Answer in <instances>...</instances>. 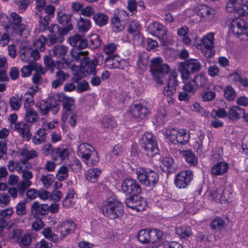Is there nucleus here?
<instances>
[{"label":"nucleus","mask_w":248,"mask_h":248,"mask_svg":"<svg viewBox=\"0 0 248 248\" xmlns=\"http://www.w3.org/2000/svg\"><path fill=\"white\" fill-rule=\"evenodd\" d=\"M128 17L126 12L123 9L115 10L112 17L111 18V23L113 31L118 32L124 29V20Z\"/></svg>","instance_id":"6e6552de"},{"label":"nucleus","mask_w":248,"mask_h":248,"mask_svg":"<svg viewBox=\"0 0 248 248\" xmlns=\"http://www.w3.org/2000/svg\"><path fill=\"white\" fill-rule=\"evenodd\" d=\"M57 20L58 22L63 27L60 28L58 25L53 24L51 26L50 33L47 35V38L44 35H41L36 42L39 50L43 51L45 49V45L50 46L56 43H61L63 41V36L66 35L70 31L73 29L72 23L71 16L62 12L57 13Z\"/></svg>","instance_id":"f257e3e1"},{"label":"nucleus","mask_w":248,"mask_h":248,"mask_svg":"<svg viewBox=\"0 0 248 248\" xmlns=\"http://www.w3.org/2000/svg\"><path fill=\"white\" fill-rule=\"evenodd\" d=\"M244 113V109L238 106H232L228 113V117L232 120H236L240 118V116Z\"/></svg>","instance_id":"58836bf2"},{"label":"nucleus","mask_w":248,"mask_h":248,"mask_svg":"<svg viewBox=\"0 0 248 248\" xmlns=\"http://www.w3.org/2000/svg\"><path fill=\"white\" fill-rule=\"evenodd\" d=\"M85 72L83 71L82 66L77 67L73 70V77L72 81L74 83H78L81 78L85 76Z\"/></svg>","instance_id":"864d4df0"},{"label":"nucleus","mask_w":248,"mask_h":248,"mask_svg":"<svg viewBox=\"0 0 248 248\" xmlns=\"http://www.w3.org/2000/svg\"><path fill=\"white\" fill-rule=\"evenodd\" d=\"M144 154L149 157H153L158 154L159 150L158 147L157 142L149 143L147 144H142Z\"/></svg>","instance_id":"2f4dec72"},{"label":"nucleus","mask_w":248,"mask_h":248,"mask_svg":"<svg viewBox=\"0 0 248 248\" xmlns=\"http://www.w3.org/2000/svg\"><path fill=\"white\" fill-rule=\"evenodd\" d=\"M179 153L189 165L195 166L197 165L198 158L192 151L190 150H180Z\"/></svg>","instance_id":"a878e982"},{"label":"nucleus","mask_w":248,"mask_h":248,"mask_svg":"<svg viewBox=\"0 0 248 248\" xmlns=\"http://www.w3.org/2000/svg\"><path fill=\"white\" fill-rule=\"evenodd\" d=\"M229 191L223 186H220L212 193L213 199L217 202H222L227 201L229 198Z\"/></svg>","instance_id":"aec40b11"},{"label":"nucleus","mask_w":248,"mask_h":248,"mask_svg":"<svg viewBox=\"0 0 248 248\" xmlns=\"http://www.w3.org/2000/svg\"><path fill=\"white\" fill-rule=\"evenodd\" d=\"M76 228V224L72 220H67L63 222L61 228V237L62 239L68 234L74 232Z\"/></svg>","instance_id":"4be33fe9"},{"label":"nucleus","mask_w":248,"mask_h":248,"mask_svg":"<svg viewBox=\"0 0 248 248\" xmlns=\"http://www.w3.org/2000/svg\"><path fill=\"white\" fill-rule=\"evenodd\" d=\"M193 179V173L190 170H183L178 173L175 178L174 183L179 188H185Z\"/></svg>","instance_id":"f8f14e48"},{"label":"nucleus","mask_w":248,"mask_h":248,"mask_svg":"<svg viewBox=\"0 0 248 248\" xmlns=\"http://www.w3.org/2000/svg\"><path fill=\"white\" fill-rule=\"evenodd\" d=\"M86 161L83 160L88 166H93L97 165L99 161V158L98 153L95 151H92V153L87 157Z\"/></svg>","instance_id":"37998d69"},{"label":"nucleus","mask_w":248,"mask_h":248,"mask_svg":"<svg viewBox=\"0 0 248 248\" xmlns=\"http://www.w3.org/2000/svg\"><path fill=\"white\" fill-rule=\"evenodd\" d=\"M13 21L12 28L14 31L17 34L21 35L22 31L25 29V25L21 24L22 17L16 13H12L10 15Z\"/></svg>","instance_id":"b1692460"},{"label":"nucleus","mask_w":248,"mask_h":248,"mask_svg":"<svg viewBox=\"0 0 248 248\" xmlns=\"http://www.w3.org/2000/svg\"><path fill=\"white\" fill-rule=\"evenodd\" d=\"M178 74L176 71H172L170 75L167 85L164 87L163 93L165 95L171 96L174 94L177 91L179 81L177 80Z\"/></svg>","instance_id":"ddd939ff"},{"label":"nucleus","mask_w":248,"mask_h":248,"mask_svg":"<svg viewBox=\"0 0 248 248\" xmlns=\"http://www.w3.org/2000/svg\"><path fill=\"white\" fill-rule=\"evenodd\" d=\"M41 234L49 241L56 242L58 240V236L57 234L53 233L50 227L45 228L41 232Z\"/></svg>","instance_id":"603ef678"},{"label":"nucleus","mask_w":248,"mask_h":248,"mask_svg":"<svg viewBox=\"0 0 248 248\" xmlns=\"http://www.w3.org/2000/svg\"><path fill=\"white\" fill-rule=\"evenodd\" d=\"M76 202V196L75 190L69 189L68 193L63 201L62 204L64 207L68 208L74 206Z\"/></svg>","instance_id":"f704fd0d"},{"label":"nucleus","mask_w":248,"mask_h":248,"mask_svg":"<svg viewBox=\"0 0 248 248\" xmlns=\"http://www.w3.org/2000/svg\"><path fill=\"white\" fill-rule=\"evenodd\" d=\"M58 101L62 102L63 108L66 112H71L76 108L74 98L64 95L63 94L58 95Z\"/></svg>","instance_id":"f3484780"},{"label":"nucleus","mask_w":248,"mask_h":248,"mask_svg":"<svg viewBox=\"0 0 248 248\" xmlns=\"http://www.w3.org/2000/svg\"><path fill=\"white\" fill-rule=\"evenodd\" d=\"M31 67L33 71H35L32 77L33 83L37 85L41 84L43 81L42 75H44L46 71L40 63H33Z\"/></svg>","instance_id":"6ab92c4d"},{"label":"nucleus","mask_w":248,"mask_h":248,"mask_svg":"<svg viewBox=\"0 0 248 248\" xmlns=\"http://www.w3.org/2000/svg\"><path fill=\"white\" fill-rule=\"evenodd\" d=\"M207 82V78L206 76L202 74L197 75L192 79V82L195 84L198 89L203 87Z\"/></svg>","instance_id":"de8ad7c7"},{"label":"nucleus","mask_w":248,"mask_h":248,"mask_svg":"<svg viewBox=\"0 0 248 248\" xmlns=\"http://www.w3.org/2000/svg\"><path fill=\"white\" fill-rule=\"evenodd\" d=\"M149 63V55L145 52L140 53L138 55V60L137 61V66L141 70H146L147 66Z\"/></svg>","instance_id":"e433bc0d"},{"label":"nucleus","mask_w":248,"mask_h":248,"mask_svg":"<svg viewBox=\"0 0 248 248\" xmlns=\"http://www.w3.org/2000/svg\"><path fill=\"white\" fill-rule=\"evenodd\" d=\"M227 219L224 220L219 217H216L212 221L211 227L214 229L220 230L227 225Z\"/></svg>","instance_id":"4d7b16f0"},{"label":"nucleus","mask_w":248,"mask_h":248,"mask_svg":"<svg viewBox=\"0 0 248 248\" xmlns=\"http://www.w3.org/2000/svg\"><path fill=\"white\" fill-rule=\"evenodd\" d=\"M228 112L223 108H218L217 109H213L211 112L212 118H224L227 116Z\"/></svg>","instance_id":"052dcab7"},{"label":"nucleus","mask_w":248,"mask_h":248,"mask_svg":"<svg viewBox=\"0 0 248 248\" xmlns=\"http://www.w3.org/2000/svg\"><path fill=\"white\" fill-rule=\"evenodd\" d=\"M15 129L27 141H29L31 139V134L29 125H15Z\"/></svg>","instance_id":"c756f323"},{"label":"nucleus","mask_w":248,"mask_h":248,"mask_svg":"<svg viewBox=\"0 0 248 248\" xmlns=\"http://www.w3.org/2000/svg\"><path fill=\"white\" fill-rule=\"evenodd\" d=\"M151 62V71L154 78L158 84H163L164 78L170 72V66L167 64L163 63V59L161 57L153 59Z\"/></svg>","instance_id":"7ed1b4c3"},{"label":"nucleus","mask_w":248,"mask_h":248,"mask_svg":"<svg viewBox=\"0 0 248 248\" xmlns=\"http://www.w3.org/2000/svg\"><path fill=\"white\" fill-rule=\"evenodd\" d=\"M28 65L24 66L21 69V75L23 78H27L30 77L32 71H33L31 65L33 63H37L34 62H31L28 63Z\"/></svg>","instance_id":"69168bd1"},{"label":"nucleus","mask_w":248,"mask_h":248,"mask_svg":"<svg viewBox=\"0 0 248 248\" xmlns=\"http://www.w3.org/2000/svg\"><path fill=\"white\" fill-rule=\"evenodd\" d=\"M224 96L229 101H232L236 97V92L234 89L231 86H227L224 90Z\"/></svg>","instance_id":"774afa93"},{"label":"nucleus","mask_w":248,"mask_h":248,"mask_svg":"<svg viewBox=\"0 0 248 248\" xmlns=\"http://www.w3.org/2000/svg\"><path fill=\"white\" fill-rule=\"evenodd\" d=\"M92 26L90 19L80 17L77 21V29L80 32H86L88 31Z\"/></svg>","instance_id":"473e14b6"},{"label":"nucleus","mask_w":248,"mask_h":248,"mask_svg":"<svg viewBox=\"0 0 248 248\" xmlns=\"http://www.w3.org/2000/svg\"><path fill=\"white\" fill-rule=\"evenodd\" d=\"M31 48L25 44H21L19 48V56L20 59L26 63L33 62L31 60Z\"/></svg>","instance_id":"412c9836"},{"label":"nucleus","mask_w":248,"mask_h":248,"mask_svg":"<svg viewBox=\"0 0 248 248\" xmlns=\"http://www.w3.org/2000/svg\"><path fill=\"white\" fill-rule=\"evenodd\" d=\"M229 169V165L225 162H218L214 165L211 168V173L214 175H222L226 172Z\"/></svg>","instance_id":"bb28decb"},{"label":"nucleus","mask_w":248,"mask_h":248,"mask_svg":"<svg viewBox=\"0 0 248 248\" xmlns=\"http://www.w3.org/2000/svg\"><path fill=\"white\" fill-rule=\"evenodd\" d=\"M51 98L49 100H41L36 104V107L39 108V111L43 115L46 114L50 110Z\"/></svg>","instance_id":"79ce46f5"},{"label":"nucleus","mask_w":248,"mask_h":248,"mask_svg":"<svg viewBox=\"0 0 248 248\" xmlns=\"http://www.w3.org/2000/svg\"><path fill=\"white\" fill-rule=\"evenodd\" d=\"M243 0H230L226 5V9L229 12H234L235 16H244L238 13V10L243 5Z\"/></svg>","instance_id":"cd10ccee"},{"label":"nucleus","mask_w":248,"mask_h":248,"mask_svg":"<svg viewBox=\"0 0 248 248\" xmlns=\"http://www.w3.org/2000/svg\"><path fill=\"white\" fill-rule=\"evenodd\" d=\"M214 33L210 32L202 38V44L203 46L202 54L207 58H211L214 55Z\"/></svg>","instance_id":"4468645a"},{"label":"nucleus","mask_w":248,"mask_h":248,"mask_svg":"<svg viewBox=\"0 0 248 248\" xmlns=\"http://www.w3.org/2000/svg\"><path fill=\"white\" fill-rule=\"evenodd\" d=\"M102 43L100 36L97 34H92L90 38V45L93 49L99 47Z\"/></svg>","instance_id":"680f3d73"},{"label":"nucleus","mask_w":248,"mask_h":248,"mask_svg":"<svg viewBox=\"0 0 248 248\" xmlns=\"http://www.w3.org/2000/svg\"><path fill=\"white\" fill-rule=\"evenodd\" d=\"M197 15L202 18H209L214 15L215 11L206 5H199L196 8Z\"/></svg>","instance_id":"c85d7f7f"},{"label":"nucleus","mask_w":248,"mask_h":248,"mask_svg":"<svg viewBox=\"0 0 248 248\" xmlns=\"http://www.w3.org/2000/svg\"><path fill=\"white\" fill-rule=\"evenodd\" d=\"M54 151L53 158L55 160H57L58 158L63 160L69 155V151L67 149L57 148H55Z\"/></svg>","instance_id":"09e8293b"},{"label":"nucleus","mask_w":248,"mask_h":248,"mask_svg":"<svg viewBox=\"0 0 248 248\" xmlns=\"http://www.w3.org/2000/svg\"><path fill=\"white\" fill-rule=\"evenodd\" d=\"M176 233L182 238L189 237L192 234L191 229L188 226H181L175 229Z\"/></svg>","instance_id":"3c124183"},{"label":"nucleus","mask_w":248,"mask_h":248,"mask_svg":"<svg viewBox=\"0 0 248 248\" xmlns=\"http://www.w3.org/2000/svg\"><path fill=\"white\" fill-rule=\"evenodd\" d=\"M147 31L150 34L156 37L162 45H167L169 38V31L163 24L156 21L151 22L147 27Z\"/></svg>","instance_id":"39448f33"},{"label":"nucleus","mask_w":248,"mask_h":248,"mask_svg":"<svg viewBox=\"0 0 248 248\" xmlns=\"http://www.w3.org/2000/svg\"><path fill=\"white\" fill-rule=\"evenodd\" d=\"M122 191L126 195L130 196L139 195L141 192V187L136 180L125 179L121 185Z\"/></svg>","instance_id":"9b49d317"},{"label":"nucleus","mask_w":248,"mask_h":248,"mask_svg":"<svg viewBox=\"0 0 248 248\" xmlns=\"http://www.w3.org/2000/svg\"><path fill=\"white\" fill-rule=\"evenodd\" d=\"M23 97L22 95L16 94L14 96H12L9 99V105L11 108L15 110H18L22 103Z\"/></svg>","instance_id":"ea45409f"},{"label":"nucleus","mask_w":248,"mask_h":248,"mask_svg":"<svg viewBox=\"0 0 248 248\" xmlns=\"http://www.w3.org/2000/svg\"><path fill=\"white\" fill-rule=\"evenodd\" d=\"M69 78V75L64 72L58 70L55 75V79L52 82L51 86L54 89L62 85L63 83Z\"/></svg>","instance_id":"393cba45"},{"label":"nucleus","mask_w":248,"mask_h":248,"mask_svg":"<svg viewBox=\"0 0 248 248\" xmlns=\"http://www.w3.org/2000/svg\"><path fill=\"white\" fill-rule=\"evenodd\" d=\"M103 55L99 54L92 60H90L88 57L83 59V62L80 63L83 71L85 72L87 75L95 76L97 73L96 67L99 64V61H103Z\"/></svg>","instance_id":"9d476101"},{"label":"nucleus","mask_w":248,"mask_h":248,"mask_svg":"<svg viewBox=\"0 0 248 248\" xmlns=\"http://www.w3.org/2000/svg\"><path fill=\"white\" fill-rule=\"evenodd\" d=\"M102 211L105 216L111 219L122 216L124 212L122 203L111 198L107 199L104 202Z\"/></svg>","instance_id":"f03ea898"},{"label":"nucleus","mask_w":248,"mask_h":248,"mask_svg":"<svg viewBox=\"0 0 248 248\" xmlns=\"http://www.w3.org/2000/svg\"><path fill=\"white\" fill-rule=\"evenodd\" d=\"M101 172V169L91 168L89 169L85 174L86 179L89 182L94 183L97 181L98 178Z\"/></svg>","instance_id":"c9c22d12"},{"label":"nucleus","mask_w":248,"mask_h":248,"mask_svg":"<svg viewBox=\"0 0 248 248\" xmlns=\"http://www.w3.org/2000/svg\"><path fill=\"white\" fill-rule=\"evenodd\" d=\"M48 213V205L46 204H40L38 202H34L31 207V213L34 217L39 215L45 216Z\"/></svg>","instance_id":"a211bd4d"},{"label":"nucleus","mask_w":248,"mask_h":248,"mask_svg":"<svg viewBox=\"0 0 248 248\" xmlns=\"http://www.w3.org/2000/svg\"><path fill=\"white\" fill-rule=\"evenodd\" d=\"M96 25L99 27L105 26L108 22V16L102 12L96 13L93 17Z\"/></svg>","instance_id":"4c0bfd02"},{"label":"nucleus","mask_w":248,"mask_h":248,"mask_svg":"<svg viewBox=\"0 0 248 248\" xmlns=\"http://www.w3.org/2000/svg\"><path fill=\"white\" fill-rule=\"evenodd\" d=\"M202 65L197 59H190L181 62L178 65V69L183 79H187L190 76L201 70Z\"/></svg>","instance_id":"423d86ee"},{"label":"nucleus","mask_w":248,"mask_h":248,"mask_svg":"<svg viewBox=\"0 0 248 248\" xmlns=\"http://www.w3.org/2000/svg\"><path fill=\"white\" fill-rule=\"evenodd\" d=\"M137 178L140 184L147 187H153L159 180L158 174L150 169L139 167L136 169Z\"/></svg>","instance_id":"20e7f679"},{"label":"nucleus","mask_w":248,"mask_h":248,"mask_svg":"<svg viewBox=\"0 0 248 248\" xmlns=\"http://www.w3.org/2000/svg\"><path fill=\"white\" fill-rule=\"evenodd\" d=\"M92 151H95V150L91 145L83 143L78 146L77 154L81 157L82 161H86L87 158L86 157L92 153Z\"/></svg>","instance_id":"5701e85b"},{"label":"nucleus","mask_w":248,"mask_h":248,"mask_svg":"<svg viewBox=\"0 0 248 248\" xmlns=\"http://www.w3.org/2000/svg\"><path fill=\"white\" fill-rule=\"evenodd\" d=\"M183 89L184 91L187 92L193 95L198 88L195 84L192 82V79L185 83L183 86Z\"/></svg>","instance_id":"0e129e2a"},{"label":"nucleus","mask_w":248,"mask_h":248,"mask_svg":"<svg viewBox=\"0 0 248 248\" xmlns=\"http://www.w3.org/2000/svg\"><path fill=\"white\" fill-rule=\"evenodd\" d=\"M162 164L164 169L166 168V171L171 173L175 171V166L174 165L173 159L170 157H165L162 160Z\"/></svg>","instance_id":"c03bdc74"},{"label":"nucleus","mask_w":248,"mask_h":248,"mask_svg":"<svg viewBox=\"0 0 248 248\" xmlns=\"http://www.w3.org/2000/svg\"><path fill=\"white\" fill-rule=\"evenodd\" d=\"M55 179V176L50 174H41L40 181L46 188H49L52 185Z\"/></svg>","instance_id":"49530a36"},{"label":"nucleus","mask_w":248,"mask_h":248,"mask_svg":"<svg viewBox=\"0 0 248 248\" xmlns=\"http://www.w3.org/2000/svg\"><path fill=\"white\" fill-rule=\"evenodd\" d=\"M32 236L29 233H25L24 235H22L18 240V243L20 246L22 248L24 247L29 246L32 242Z\"/></svg>","instance_id":"5fc2aeb1"},{"label":"nucleus","mask_w":248,"mask_h":248,"mask_svg":"<svg viewBox=\"0 0 248 248\" xmlns=\"http://www.w3.org/2000/svg\"><path fill=\"white\" fill-rule=\"evenodd\" d=\"M68 52V47L63 45H58L53 47L50 51L51 56L56 57H63Z\"/></svg>","instance_id":"72a5a7b5"},{"label":"nucleus","mask_w":248,"mask_h":248,"mask_svg":"<svg viewBox=\"0 0 248 248\" xmlns=\"http://www.w3.org/2000/svg\"><path fill=\"white\" fill-rule=\"evenodd\" d=\"M130 111L133 117L139 120L145 119L150 113L148 108L140 104L131 105L130 108Z\"/></svg>","instance_id":"dca6fc26"},{"label":"nucleus","mask_w":248,"mask_h":248,"mask_svg":"<svg viewBox=\"0 0 248 248\" xmlns=\"http://www.w3.org/2000/svg\"><path fill=\"white\" fill-rule=\"evenodd\" d=\"M70 54L74 61L81 63L83 62V59L88 57V52L74 47L71 50Z\"/></svg>","instance_id":"7c9ffc66"},{"label":"nucleus","mask_w":248,"mask_h":248,"mask_svg":"<svg viewBox=\"0 0 248 248\" xmlns=\"http://www.w3.org/2000/svg\"><path fill=\"white\" fill-rule=\"evenodd\" d=\"M55 10V8L53 5L50 4L46 5L38 16L39 17L46 16L47 17V19L50 20V18L54 16Z\"/></svg>","instance_id":"8fccbe9b"},{"label":"nucleus","mask_w":248,"mask_h":248,"mask_svg":"<svg viewBox=\"0 0 248 248\" xmlns=\"http://www.w3.org/2000/svg\"><path fill=\"white\" fill-rule=\"evenodd\" d=\"M37 153L35 150H27L23 149L20 153V156H22V159L25 162L37 156Z\"/></svg>","instance_id":"13d9d810"},{"label":"nucleus","mask_w":248,"mask_h":248,"mask_svg":"<svg viewBox=\"0 0 248 248\" xmlns=\"http://www.w3.org/2000/svg\"><path fill=\"white\" fill-rule=\"evenodd\" d=\"M166 135L167 138L172 140L174 143L181 144L186 143L190 138L189 132L185 129H169L166 131Z\"/></svg>","instance_id":"0eeeda50"},{"label":"nucleus","mask_w":248,"mask_h":248,"mask_svg":"<svg viewBox=\"0 0 248 248\" xmlns=\"http://www.w3.org/2000/svg\"><path fill=\"white\" fill-rule=\"evenodd\" d=\"M127 30L129 33L133 36H137L140 34V26L139 23L136 21L130 22Z\"/></svg>","instance_id":"bf43d9fd"},{"label":"nucleus","mask_w":248,"mask_h":248,"mask_svg":"<svg viewBox=\"0 0 248 248\" xmlns=\"http://www.w3.org/2000/svg\"><path fill=\"white\" fill-rule=\"evenodd\" d=\"M127 206L137 211H143L145 209V202L142 200L138 195H132L125 200Z\"/></svg>","instance_id":"2eb2a0df"},{"label":"nucleus","mask_w":248,"mask_h":248,"mask_svg":"<svg viewBox=\"0 0 248 248\" xmlns=\"http://www.w3.org/2000/svg\"><path fill=\"white\" fill-rule=\"evenodd\" d=\"M230 31L237 37L246 35L248 38V26L247 23L240 18H236L235 19L232 20ZM242 39H248V38H242Z\"/></svg>","instance_id":"1a4fd4ad"},{"label":"nucleus","mask_w":248,"mask_h":248,"mask_svg":"<svg viewBox=\"0 0 248 248\" xmlns=\"http://www.w3.org/2000/svg\"><path fill=\"white\" fill-rule=\"evenodd\" d=\"M69 168L65 166H61L58 170L56 176L58 180L63 181L68 177Z\"/></svg>","instance_id":"6e6d98bb"},{"label":"nucleus","mask_w":248,"mask_h":248,"mask_svg":"<svg viewBox=\"0 0 248 248\" xmlns=\"http://www.w3.org/2000/svg\"><path fill=\"white\" fill-rule=\"evenodd\" d=\"M22 97L24 101V108L29 109L34 103L33 94L27 93L22 95Z\"/></svg>","instance_id":"338daca9"},{"label":"nucleus","mask_w":248,"mask_h":248,"mask_svg":"<svg viewBox=\"0 0 248 248\" xmlns=\"http://www.w3.org/2000/svg\"><path fill=\"white\" fill-rule=\"evenodd\" d=\"M105 66L108 69L120 68V61L114 56H108L105 59Z\"/></svg>","instance_id":"a19ab883"},{"label":"nucleus","mask_w":248,"mask_h":248,"mask_svg":"<svg viewBox=\"0 0 248 248\" xmlns=\"http://www.w3.org/2000/svg\"><path fill=\"white\" fill-rule=\"evenodd\" d=\"M150 243H154L160 239L163 235L162 232L157 229H148Z\"/></svg>","instance_id":"a18cd8bd"},{"label":"nucleus","mask_w":248,"mask_h":248,"mask_svg":"<svg viewBox=\"0 0 248 248\" xmlns=\"http://www.w3.org/2000/svg\"><path fill=\"white\" fill-rule=\"evenodd\" d=\"M38 118V114L35 111L30 109L27 110L25 119L27 122L35 123Z\"/></svg>","instance_id":"e2e57ef3"}]
</instances>
